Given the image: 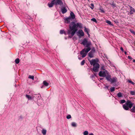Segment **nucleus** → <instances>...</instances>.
Returning a JSON list of instances; mask_svg holds the SVG:
<instances>
[{"label": "nucleus", "mask_w": 135, "mask_h": 135, "mask_svg": "<svg viewBox=\"0 0 135 135\" xmlns=\"http://www.w3.org/2000/svg\"><path fill=\"white\" fill-rule=\"evenodd\" d=\"M81 44L87 47L84 48L80 52V54L82 55V57L84 58L86 56L88 52L90 50V46L91 44V42L88 41L87 39L86 38L83 39Z\"/></svg>", "instance_id": "f257e3e1"}, {"label": "nucleus", "mask_w": 135, "mask_h": 135, "mask_svg": "<svg viewBox=\"0 0 135 135\" xmlns=\"http://www.w3.org/2000/svg\"><path fill=\"white\" fill-rule=\"evenodd\" d=\"M90 63L91 65L93 66V70L95 72L98 71L100 65L98 63H97L96 61L95 60L92 59L90 61Z\"/></svg>", "instance_id": "f03ea898"}, {"label": "nucleus", "mask_w": 135, "mask_h": 135, "mask_svg": "<svg viewBox=\"0 0 135 135\" xmlns=\"http://www.w3.org/2000/svg\"><path fill=\"white\" fill-rule=\"evenodd\" d=\"M70 29L68 31V34L69 35V37H71L75 34V32L77 31L76 29H75L70 24L69 26Z\"/></svg>", "instance_id": "7ed1b4c3"}, {"label": "nucleus", "mask_w": 135, "mask_h": 135, "mask_svg": "<svg viewBox=\"0 0 135 135\" xmlns=\"http://www.w3.org/2000/svg\"><path fill=\"white\" fill-rule=\"evenodd\" d=\"M133 105V103L130 100H127L126 103L123 105V108L126 110H128L129 108H131Z\"/></svg>", "instance_id": "20e7f679"}, {"label": "nucleus", "mask_w": 135, "mask_h": 135, "mask_svg": "<svg viewBox=\"0 0 135 135\" xmlns=\"http://www.w3.org/2000/svg\"><path fill=\"white\" fill-rule=\"evenodd\" d=\"M70 24L75 29H76L77 31L78 30V28L81 29L82 28V24L81 23L78 22L75 23L74 22H72Z\"/></svg>", "instance_id": "39448f33"}, {"label": "nucleus", "mask_w": 135, "mask_h": 135, "mask_svg": "<svg viewBox=\"0 0 135 135\" xmlns=\"http://www.w3.org/2000/svg\"><path fill=\"white\" fill-rule=\"evenodd\" d=\"M108 72L107 70L101 71L99 72V75L100 76L105 77Z\"/></svg>", "instance_id": "423d86ee"}, {"label": "nucleus", "mask_w": 135, "mask_h": 135, "mask_svg": "<svg viewBox=\"0 0 135 135\" xmlns=\"http://www.w3.org/2000/svg\"><path fill=\"white\" fill-rule=\"evenodd\" d=\"M77 35L79 37L84 36V34L83 31L81 30H79L77 33Z\"/></svg>", "instance_id": "0eeeda50"}, {"label": "nucleus", "mask_w": 135, "mask_h": 135, "mask_svg": "<svg viewBox=\"0 0 135 135\" xmlns=\"http://www.w3.org/2000/svg\"><path fill=\"white\" fill-rule=\"evenodd\" d=\"M95 52V50L94 48H93L88 53L89 56L90 58H92L93 57L94 54Z\"/></svg>", "instance_id": "6e6552de"}, {"label": "nucleus", "mask_w": 135, "mask_h": 135, "mask_svg": "<svg viewBox=\"0 0 135 135\" xmlns=\"http://www.w3.org/2000/svg\"><path fill=\"white\" fill-rule=\"evenodd\" d=\"M55 4L56 5H59L61 6L63 4V3L61 0H56L55 2Z\"/></svg>", "instance_id": "1a4fd4ad"}, {"label": "nucleus", "mask_w": 135, "mask_h": 135, "mask_svg": "<svg viewBox=\"0 0 135 135\" xmlns=\"http://www.w3.org/2000/svg\"><path fill=\"white\" fill-rule=\"evenodd\" d=\"M72 20L70 16H69L68 17H67L65 19V23H70L71 21H72Z\"/></svg>", "instance_id": "9d476101"}, {"label": "nucleus", "mask_w": 135, "mask_h": 135, "mask_svg": "<svg viewBox=\"0 0 135 135\" xmlns=\"http://www.w3.org/2000/svg\"><path fill=\"white\" fill-rule=\"evenodd\" d=\"M117 81V79L116 77H113L111 78L110 82L112 83H116Z\"/></svg>", "instance_id": "9b49d317"}, {"label": "nucleus", "mask_w": 135, "mask_h": 135, "mask_svg": "<svg viewBox=\"0 0 135 135\" xmlns=\"http://www.w3.org/2000/svg\"><path fill=\"white\" fill-rule=\"evenodd\" d=\"M106 79L108 81H110V80L111 79V76L109 74V73L107 74L106 76L105 77Z\"/></svg>", "instance_id": "f8f14e48"}, {"label": "nucleus", "mask_w": 135, "mask_h": 135, "mask_svg": "<svg viewBox=\"0 0 135 135\" xmlns=\"http://www.w3.org/2000/svg\"><path fill=\"white\" fill-rule=\"evenodd\" d=\"M55 3V2L54 1H52L51 3H48V5L49 7H52L53 6Z\"/></svg>", "instance_id": "ddd939ff"}, {"label": "nucleus", "mask_w": 135, "mask_h": 135, "mask_svg": "<svg viewBox=\"0 0 135 135\" xmlns=\"http://www.w3.org/2000/svg\"><path fill=\"white\" fill-rule=\"evenodd\" d=\"M70 16L72 20L74 19L75 18V15L73 12H70V16Z\"/></svg>", "instance_id": "4468645a"}, {"label": "nucleus", "mask_w": 135, "mask_h": 135, "mask_svg": "<svg viewBox=\"0 0 135 135\" xmlns=\"http://www.w3.org/2000/svg\"><path fill=\"white\" fill-rule=\"evenodd\" d=\"M130 13L131 14H133L135 12L134 9L131 6L130 7Z\"/></svg>", "instance_id": "2eb2a0df"}, {"label": "nucleus", "mask_w": 135, "mask_h": 135, "mask_svg": "<svg viewBox=\"0 0 135 135\" xmlns=\"http://www.w3.org/2000/svg\"><path fill=\"white\" fill-rule=\"evenodd\" d=\"M61 11L62 13L63 14L66 13L67 11V9L65 7H64L62 8L61 9Z\"/></svg>", "instance_id": "dca6fc26"}, {"label": "nucleus", "mask_w": 135, "mask_h": 135, "mask_svg": "<svg viewBox=\"0 0 135 135\" xmlns=\"http://www.w3.org/2000/svg\"><path fill=\"white\" fill-rule=\"evenodd\" d=\"M46 130L44 128H43L41 131V133L43 135H46Z\"/></svg>", "instance_id": "f3484780"}, {"label": "nucleus", "mask_w": 135, "mask_h": 135, "mask_svg": "<svg viewBox=\"0 0 135 135\" xmlns=\"http://www.w3.org/2000/svg\"><path fill=\"white\" fill-rule=\"evenodd\" d=\"M44 85L46 86H47L49 84V83L46 82V81H44L43 82Z\"/></svg>", "instance_id": "a211bd4d"}, {"label": "nucleus", "mask_w": 135, "mask_h": 135, "mask_svg": "<svg viewBox=\"0 0 135 135\" xmlns=\"http://www.w3.org/2000/svg\"><path fill=\"white\" fill-rule=\"evenodd\" d=\"M71 125L73 127H76L77 126V124L75 122H72L71 123Z\"/></svg>", "instance_id": "6ab92c4d"}, {"label": "nucleus", "mask_w": 135, "mask_h": 135, "mask_svg": "<svg viewBox=\"0 0 135 135\" xmlns=\"http://www.w3.org/2000/svg\"><path fill=\"white\" fill-rule=\"evenodd\" d=\"M84 31L85 32H86V33H88L89 32V30L88 28H86L85 27Z\"/></svg>", "instance_id": "aec40b11"}, {"label": "nucleus", "mask_w": 135, "mask_h": 135, "mask_svg": "<svg viewBox=\"0 0 135 135\" xmlns=\"http://www.w3.org/2000/svg\"><path fill=\"white\" fill-rule=\"evenodd\" d=\"M132 112H135V106H134L130 110Z\"/></svg>", "instance_id": "412c9836"}, {"label": "nucleus", "mask_w": 135, "mask_h": 135, "mask_svg": "<svg viewBox=\"0 0 135 135\" xmlns=\"http://www.w3.org/2000/svg\"><path fill=\"white\" fill-rule=\"evenodd\" d=\"M130 94L133 95H135V90L133 91H130Z\"/></svg>", "instance_id": "4be33fe9"}, {"label": "nucleus", "mask_w": 135, "mask_h": 135, "mask_svg": "<svg viewBox=\"0 0 135 135\" xmlns=\"http://www.w3.org/2000/svg\"><path fill=\"white\" fill-rule=\"evenodd\" d=\"M106 22H107V23L109 25L113 26V25L112 23L110 21L107 20L106 21Z\"/></svg>", "instance_id": "5701e85b"}, {"label": "nucleus", "mask_w": 135, "mask_h": 135, "mask_svg": "<svg viewBox=\"0 0 135 135\" xmlns=\"http://www.w3.org/2000/svg\"><path fill=\"white\" fill-rule=\"evenodd\" d=\"M26 97L27 98L29 99H32L33 98L31 96H30L29 95H26Z\"/></svg>", "instance_id": "b1692460"}, {"label": "nucleus", "mask_w": 135, "mask_h": 135, "mask_svg": "<svg viewBox=\"0 0 135 135\" xmlns=\"http://www.w3.org/2000/svg\"><path fill=\"white\" fill-rule=\"evenodd\" d=\"M105 66L104 65H102L101 67V70H103V71H104L105 70Z\"/></svg>", "instance_id": "393cba45"}, {"label": "nucleus", "mask_w": 135, "mask_h": 135, "mask_svg": "<svg viewBox=\"0 0 135 135\" xmlns=\"http://www.w3.org/2000/svg\"><path fill=\"white\" fill-rule=\"evenodd\" d=\"M60 33L61 34L63 33H64L65 35H66V33L65 31L63 30H61L60 31Z\"/></svg>", "instance_id": "a878e982"}, {"label": "nucleus", "mask_w": 135, "mask_h": 135, "mask_svg": "<svg viewBox=\"0 0 135 135\" xmlns=\"http://www.w3.org/2000/svg\"><path fill=\"white\" fill-rule=\"evenodd\" d=\"M117 95L118 97H120L123 96L122 93L120 92H119L118 93Z\"/></svg>", "instance_id": "bb28decb"}, {"label": "nucleus", "mask_w": 135, "mask_h": 135, "mask_svg": "<svg viewBox=\"0 0 135 135\" xmlns=\"http://www.w3.org/2000/svg\"><path fill=\"white\" fill-rule=\"evenodd\" d=\"M89 133L88 131H85L83 133L84 135H88Z\"/></svg>", "instance_id": "cd10ccee"}, {"label": "nucleus", "mask_w": 135, "mask_h": 135, "mask_svg": "<svg viewBox=\"0 0 135 135\" xmlns=\"http://www.w3.org/2000/svg\"><path fill=\"white\" fill-rule=\"evenodd\" d=\"M15 62L18 64L20 62V60L18 58L16 59L15 60Z\"/></svg>", "instance_id": "c85d7f7f"}, {"label": "nucleus", "mask_w": 135, "mask_h": 135, "mask_svg": "<svg viewBox=\"0 0 135 135\" xmlns=\"http://www.w3.org/2000/svg\"><path fill=\"white\" fill-rule=\"evenodd\" d=\"M127 81L128 83H131L133 85H134L135 84V83L134 82H132L131 80H127Z\"/></svg>", "instance_id": "c756f323"}, {"label": "nucleus", "mask_w": 135, "mask_h": 135, "mask_svg": "<svg viewBox=\"0 0 135 135\" xmlns=\"http://www.w3.org/2000/svg\"><path fill=\"white\" fill-rule=\"evenodd\" d=\"M115 88L114 87H112L110 89V91L111 92H112L115 90Z\"/></svg>", "instance_id": "7c9ffc66"}, {"label": "nucleus", "mask_w": 135, "mask_h": 135, "mask_svg": "<svg viewBox=\"0 0 135 135\" xmlns=\"http://www.w3.org/2000/svg\"><path fill=\"white\" fill-rule=\"evenodd\" d=\"M91 21L94 22H95L96 23H97V21L95 19V18H93L91 20Z\"/></svg>", "instance_id": "2f4dec72"}, {"label": "nucleus", "mask_w": 135, "mask_h": 135, "mask_svg": "<svg viewBox=\"0 0 135 135\" xmlns=\"http://www.w3.org/2000/svg\"><path fill=\"white\" fill-rule=\"evenodd\" d=\"M28 78L30 79H32V80H33L34 76H33L29 75L28 76Z\"/></svg>", "instance_id": "473e14b6"}, {"label": "nucleus", "mask_w": 135, "mask_h": 135, "mask_svg": "<svg viewBox=\"0 0 135 135\" xmlns=\"http://www.w3.org/2000/svg\"><path fill=\"white\" fill-rule=\"evenodd\" d=\"M126 102V101L124 100H120V103L123 104Z\"/></svg>", "instance_id": "72a5a7b5"}, {"label": "nucleus", "mask_w": 135, "mask_h": 135, "mask_svg": "<svg viewBox=\"0 0 135 135\" xmlns=\"http://www.w3.org/2000/svg\"><path fill=\"white\" fill-rule=\"evenodd\" d=\"M42 101V100L41 99H40V100H38L37 102H38V105H41L42 103H39V102L40 101Z\"/></svg>", "instance_id": "f704fd0d"}, {"label": "nucleus", "mask_w": 135, "mask_h": 135, "mask_svg": "<svg viewBox=\"0 0 135 135\" xmlns=\"http://www.w3.org/2000/svg\"><path fill=\"white\" fill-rule=\"evenodd\" d=\"M85 63V61L84 60H83L81 62V65H83Z\"/></svg>", "instance_id": "c9c22d12"}, {"label": "nucleus", "mask_w": 135, "mask_h": 135, "mask_svg": "<svg viewBox=\"0 0 135 135\" xmlns=\"http://www.w3.org/2000/svg\"><path fill=\"white\" fill-rule=\"evenodd\" d=\"M91 6L90 7L92 9H93L94 7V5L93 3H91L90 4Z\"/></svg>", "instance_id": "e433bc0d"}, {"label": "nucleus", "mask_w": 135, "mask_h": 135, "mask_svg": "<svg viewBox=\"0 0 135 135\" xmlns=\"http://www.w3.org/2000/svg\"><path fill=\"white\" fill-rule=\"evenodd\" d=\"M71 117L70 115H68L66 117V118L67 119H69L71 118Z\"/></svg>", "instance_id": "4c0bfd02"}, {"label": "nucleus", "mask_w": 135, "mask_h": 135, "mask_svg": "<svg viewBox=\"0 0 135 135\" xmlns=\"http://www.w3.org/2000/svg\"><path fill=\"white\" fill-rule=\"evenodd\" d=\"M129 31L131 33H132L133 34V33H134V31L133 30H132L130 29L129 30Z\"/></svg>", "instance_id": "58836bf2"}, {"label": "nucleus", "mask_w": 135, "mask_h": 135, "mask_svg": "<svg viewBox=\"0 0 135 135\" xmlns=\"http://www.w3.org/2000/svg\"><path fill=\"white\" fill-rule=\"evenodd\" d=\"M128 59H130V60H132L133 59V58L131 56H128Z\"/></svg>", "instance_id": "ea45409f"}, {"label": "nucleus", "mask_w": 135, "mask_h": 135, "mask_svg": "<svg viewBox=\"0 0 135 135\" xmlns=\"http://www.w3.org/2000/svg\"><path fill=\"white\" fill-rule=\"evenodd\" d=\"M120 49L122 51H124V50H123V48L122 47H121L120 48Z\"/></svg>", "instance_id": "a19ab883"}, {"label": "nucleus", "mask_w": 135, "mask_h": 135, "mask_svg": "<svg viewBox=\"0 0 135 135\" xmlns=\"http://www.w3.org/2000/svg\"><path fill=\"white\" fill-rule=\"evenodd\" d=\"M89 135H94V134L92 133H90L89 134Z\"/></svg>", "instance_id": "79ce46f5"}, {"label": "nucleus", "mask_w": 135, "mask_h": 135, "mask_svg": "<svg viewBox=\"0 0 135 135\" xmlns=\"http://www.w3.org/2000/svg\"><path fill=\"white\" fill-rule=\"evenodd\" d=\"M87 33V34H88V36H89H89H90V34H89V32H88V33Z\"/></svg>", "instance_id": "37998d69"}, {"label": "nucleus", "mask_w": 135, "mask_h": 135, "mask_svg": "<svg viewBox=\"0 0 135 135\" xmlns=\"http://www.w3.org/2000/svg\"><path fill=\"white\" fill-rule=\"evenodd\" d=\"M124 53L125 54H126V55L127 54V52H126V51H125L124 52Z\"/></svg>", "instance_id": "c03bdc74"}, {"label": "nucleus", "mask_w": 135, "mask_h": 135, "mask_svg": "<svg viewBox=\"0 0 135 135\" xmlns=\"http://www.w3.org/2000/svg\"><path fill=\"white\" fill-rule=\"evenodd\" d=\"M133 62H135V60L133 59Z\"/></svg>", "instance_id": "a18cd8bd"}, {"label": "nucleus", "mask_w": 135, "mask_h": 135, "mask_svg": "<svg viewBox=\"0 0 135 135\" xmlns=\"http://www.w3.org/2000/svg\"><path fill=\"white\" fill-rule=\"evenodd\" d=\"M43 87H44V86L43 85H42V86H41V88H43Z\"/></svg>", "instance_id": "49530a36"}, {"label": "nucleus", "mask_w": 135, "mask_h": 135, "mask_svg": "<svg viewBox=\"0 0 135 135\" xmlns=\"http://www.w3.org/2000/svg\"><path fill=\"white\" fill-rule=\"evenodd\" d=\"M133 34L134 35H135V32H134V33H133Z\"/></svg>", "instance_id": "de8ad7c7"}, {"label": "nucleus", "mask_w": 135, "mask_h": 135, "mask_svg": "<svg viewBox=\"0 0 135 135\" xmlns=\"http://www.w3.org/2000/svg\"><path fill=\"white\" fill-rule=\"evenodd\" d=\"M78 58L80 60L81 59L79 57H78Z\"/></svg>", "instance_id": "09e8293b"}, {"label": "nucleus", "mask_w": 135, "mask_h": 135, "mask_svg": "<svg viewBox=\"0 0 135 135\" xmlns=\"http://www.w3.org/2000/svg\"><path fill=\"white\" fill-rule=\"evenodd\" d=\"M103 79V78H100V80H102V79Z\"/></svg>", "instance_id": "8fccbe9b"}, {"label": "nucleus", "mask_w": 135, "mask_h": 135, "mask_svg": "<svg viewBox=\"0 0 135 135\" xmlns=\"http://www.w3.org/2000/svg\"><path fill=\"white\" fill-rule=\"evenodd\" d=\"M102 11L103 12H104V11H103V10H102Z\"/></svg>", "instance_id": "3c124183"}, {"label": "nucleus", "mask_w": 135, "mask_h": 135, "mask_svg": "<svg viewBox=\"0 0 135 135\" xmlns=\"http://www.w3.org/2000/svg\"><path fill=\"white\" fill-rule=\"evenodd\" d=\"M55 0H52V1H54L55 2Z\"/></svg>", "instance_id": "603ef678"}, {"label": "nucleus", "mask_w": 135, "mask_h": 135, "mask_svg": "<svg viewBox=\"0 0 135 135\" xmlns=\"http://www.w3.org/2000/svg\"><path fill=\"white\" fill-rule=\"evenodd\" d=\"M94 76L93 75H92V76H91V77H94Z\"/></svg>", "instance_id": "864d4df0"}, {"label": "nucleus", "mask_w": 135, "mask_h": 135, "mask_svg": "<svg viewBox=\"0 0 135 135\" xmlns=\"http://www.w3.org/2000/svg\"><path fill=\"white\" fill-rule=\"evenodd\" d=\"M107 88H108V86H107Z\"/></svg>", "instance_id": "5fc2aeb1"}]
</instances>
